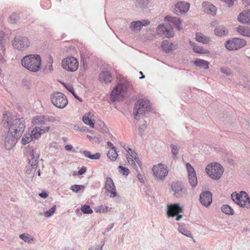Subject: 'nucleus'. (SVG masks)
Wrapping results in <instances>:
<instances>
[{
	"instance_id": "nucleus-1",
	"label": "nucleus",
	"mask_w": 250,
	"mask_h": 250,
	"mask_svg": "<svg viewBox=\"0 0 250 250\" xmlns=\"http://www.w3.org/2000/svg\"><path fill=\"white\" fill-rule=\"evenodd\" d=\"M15 116L9 111L3 115L2 122L3 126L8 130L5 139L4 147L7 150L11 149L15 145L16 119Z\"/></svg>"
},
{
	"instance_id": "nucleus-2",
	"label": "nucleus",
	"mask_w": 250,
	"mask_h": 250,
	"mask_svg": "<svg viewBox=\"0 0 250 250\" xmlns=\"http://www.w3.org/2000/svg\"><path fill=\"white\" fill-rule=\"evenodd\" d=\"M21 62L23 66L32 72H37L41 68V58L38 55L26 56Z\"/></svg>"
},
{
	"instance_id": "nucleus-3",
	"label": "nucleus",
	"mask_w": 250,
	"mask_h": 250,
	"mask_svg": "<svg viewBox=\"0 0 250 250\" xmlns=\"http://www.w3.org/2000/svg\"><path fill=\"white\" fill-rule=\"evenodd\" d=\"M208 175L212 179L218 180L222 175L224 168L218 163H213L208 165L206 168Z\"/></svg>"
},
{
	"instance_id": "nucleus-4",
	"label": "nucleus",
	"mask_w": 250,
	"mask_h": 250,
	"mask_svg": "<svg viewBox=\"0 0 250 250\" xmlns=\"http://www.w3.org/2000/svg\"><path fill=\"white\" fill-rule=\"evenodd\" d=\"M231 196L232 199L240 207L250 208V199L246 192L241 191L239 194L232 193Z\"/></svg>"
},
{
	"instance_id": "nucleus-5",
	"label": "nucleus",
	"mask_w": 250,
	"mask_h": 250,
	"mask_svg": "<svg viewBox=\"0 0 250 250\" xmlns=\"http://www.w3.org/2000/svg\"><path fill=\"white\" fill-rule=\"evenodd\" d=\"M150 109V102L148 100L141 99L135 104L134 109L135 118L139 115H143Z\"/></svg>"
},
{
	"instance_id": "nucleus-6",
	"label": "nucleus",
	"mask_w": 250,
	"mask_h": 250,
	"mask_svg": "<svg viewBox=\"0 0 250 250\" xmlns=\"http://www.w3.org/2000/svg\"><path fill=\"white\" fill-rule=\"evenodd\" d=\"M152 170L155 178L159 181H164L168 172L167 167L161 163L154 166Z\"/></svg>"
},
{
	"instance_id": "nucleus-7",
	"label": "nucleus",
	"mask_w": 250,
	"mask_h": 250,
	"mask_svg": "<svg viewBox=\"0 0 250 250\" xmlns=\"http://www.w3.org/2000/svg\"><path fill=\"white\" fill-rule=\"evenodd\" d=\"M126 92V86L124 84H118L113 89L110 95L111 100L113 102L120 101L123 99Z\"/></svg>"
},
{
	"instance_id": "nucleus-8",
	"label": "nucleus",
	"mask_w": 250,
	"mask_h": 250,
	"mask_svg": "<svg viewBox=\"0 0 250 250\" xmlns=\"http://www.w3.org/2000/svg\"><path fill=\"white\" fill-rule=\"evenodd\" d=\"M51 102L54 106L59 108H63L68 104L66 97L61 92L53 94L51 96Z\"/></svg>"
},
{
	"instance_id": "nucleus-9",
	"label": "nucleus",
	"mask_w": 250,
	"mask_h": 250,
	"mask_svg": "<svg viewBox=\"0 0 250 250\" xmlns=\"http://www.w3.org/2000/svg\"><path fill=\"white\" fill-rule=\"evenodd\" d=\"M247 44L245 40L234 38L229 40L225 43L226 48L229 50H236L244 47Z\"/></svg>"
},
{
	"instance_id": "nucleus-10",
	"label": "nucleus",
	"mask_w": 250,
	"mask_h": 250,
	"mask_svg": "<svg viewBox=\"0 0 250 250\" xmlns=\"http://www.w3.org/2000/svg\"><path fill=\"white\" fill-rule=\"evenodd\" d=\"M62 65L64 69L69 71L74 72L78 69L79 62L76 58L73 57H69L62 60Z\"/></svg>"
},
{
	"instance_id": "nucleus-11",
	"label": "nucleus",
	"mask_w": 250,
	"mask_h": 250,
	"mask_svg": "<svg viewBox=\"0 0 250 250\" xmlns=\"http://www.w3.org/2000/svg\"><path fill=\"white\" fill-rule=\"evenodd\" d=\"M183 208L178 204L167 205V213L168 217L176 216V220L179 221L182 218V215L179 213L182 212Z\"/></svg>"
},
{
	"instance_id": "nucleus-12",
	"label": "nucleus",
	"mask_w": 250,
	"mask_h": 250,
	"mask_svg": "<svg viewBox=\"0 0 250 250\" xmlns=\"http://www.w3.org/2000/svg\"><path fill=\"white\" fill-rule=\"evenodd\" d=\"M157 33L159 35L167 38H170L173 36V28L169 24L159 25L157 29Z\"/></svg>"
},
{
	"instance_id": "nucleus-13",
	"label": "nucleus",
	"mask_w": 250,
	"mask_h": 250,
	"mask_svg": "<svg viewBox=\"0 0 250 250\" xmlns=\"http://www.w3.org/2000/svg\"><path fill=\"white\" fill-rule=\"evenodd\" d=\"M104 188L107 192L109 194L111 198L117 196V191L114 183L111 177H108L106 178L104 184Z\"/></svg>"
},
{
	"instance_id": "nucleus-14",
	"label": "nucleus",
	"mask_w": 250,
	"mask_h": 250,
	"mask_svg": "<svg viewBox=\"0 0 250 250\" xmlns=\"http://www.w3.org/2000/svg\"><path fill=\"white\" fill-rule=\"evenodd\" d=\"M186 166L188 172L189 183L192 188H194L197 185V178L195 170L189 163H187Z\"/></svg>"
},
{
	"instance_id": "nucleus-15",
	"label": "nucleus",
	"mask_w": 250,
	"mask_h": 250,
	"mask_svg": "<svg viewBox=\"0 0 250 250\" xmlns=\"http://www.w3.org/2000/svg\"><path fill=\"white\" fill-rule=\"evenodd\" d=\"M50 129V127L49 126H46L42 127L35 126L31 131L30 134L33 140H36L40 138L42 134L48 132Z\"/></svg>"
},
{
	"instance_id": "nucleus-16",
	"label": "nucleus",
	"mask_w": 250,
	"mask_h": 250,
	"mask_svg": "<svg viewBox=\"0 0 250 250\" xmlns=\"http://www.w3.org/2000/svg\"><path fill=\"white\" fill-rule=\"evenodd\" d=\"M190 5L188 2H177L174 9V12L177 15H180L187 12L189 8Z\"/></svg>"
},
{
	"instance_id": "nucleus-17",
	"label": "nucleus",
	"mask_w": 250,
	"mask_h": 250,
	"mask_svg": "<svg viewBox=\"0 0 250 250\" xmlns=\"http://www.w3.org/2000/svg\"><path fill=\"white\" fill-rule=\"evenodd\" d=\"M200 200L201 204L204 206L207 207L212 202V194L209 191L203 192L200 194Z\"/></svg>"
},
{
	"instance_id": "nucleus-18",
	"label": "nucleus",
	"mask_w": 250,
	"mask_h": 250,
	"mask_svg": "<svg viewBox=\"0 0 250 250\" xmlns=\"http://www.w3.org/2000/svg\"><path fill=\"white\" fill-rule=\"evenodd\" d=\"M94 114L91 112L87 113L83 117V121L84 123L89 125L91 128L94 127Z\"/></svg>"
},
{
	"instance_id": "nucleus-19",
	"label": "nucleus",
	"mask_w": 250,
	"mask_h": 250,
	"mask_svg": "<svg viewBox=\"0 0 250 250\" xmlns=\"http://www.w3.org/2000/svg\"><path fill=\"white\" fill-rule=\"evenodd\" d=\"M237 20L241 23L250 25V10L241 12L237 17Z\"/></svg>"
},
{
	"instance_id": "nucleus-20",
	"label": "nucleus",
	"mask_w": 250,
	"mask_h": 250,
	"mask_svg": "<svg viewBox=\"0 0 250 250\" xmlns=\"http://www.w3.org/2000/svg\"><path fill=\"white\" fill-rule=\"evenodd\" d=\"M202 7L204 11L205 12L212 15H216L217 8L212 4L208 2H204L202 3Z\"/></svg>"
},
{
	"instance_id": "nucleus-21",
	"label": "nucleus",
	"mask_w": 250,
	"mask_h": 250,
	"mask_svg": "<svg viewBox=\"0 0 250 250\" xmlns=\"http://www.w3.org/2000/svg\"><path fill=\"white\" fill-rule=\"evenodd\" d=\"M149 21L148 20H143L142 21H133L131 23V28L136 30H140L143 26H146L149 24Z\"/></svg>"
},
{
	"instance_id": "nucleus-22",
	"label": "nucleus",
	"mask_w": 250,
	"mask_h": 250,
	"mask_svg": "<svg viewBox=\"0 0 250 250\" xmlns=\"http://www.w3.org/2000/svg\"><path fill=\"white\" fill-rule=\"evenodd\" d=\"M236 31L243 36L250 37V27L249 26L239 25L236 28Z\"/></svg>"
},
{
	"instance_id": "nucleus-23",
	"label": "nucleus",
	"mask_w": 250,
	"mask_h": 250,
	"mask_svg": "<svg viewBox=\"0 0 250 250\" xmlns=\"http://www.w3.org/2000/svg\"><path fill=\"white\" fill-rule=\"evenodd\" d=\"M99 80L105 83H109L112 81V76L109 71H103L99 75Z\"/></svg>"
},
{
	"instance_id": "nucleus-24",
	"label": "nucleus",
	"mask_w": 250,
	"mask_h": 250,
	"mask_svg": "<svg viewBox=\"0 0 250 250\" xmlns=\"http://www.w3.org/2000/svg\"><path fill=\"white\" fill-rule=\"evenodd\" d=\"M45 115H37L33 118L31 122L34 125H41L45 124Z\"/></svg>"
},
{
	"instance_id": "nucleus-25",
	"label": "nucleus",
	"mask_w": 250,
	"mask_h": 250,
	"mask_svg": "<svg viewBox=\"0 0 250 250\" xmlns=\"http://www.w3.org/2000/svg\"><path fill=\"white\" fill-rule=\"evenodd\" d=\"M228 29L223 25H218L214 29V34L216 36L221 37L227 35Z\"/></svg>"
},
{
	"instance_id": "nucleus-26",
	"label": "nucleus",
	"mask_w": 250,
	"mask_h": 250,
	"mask_svg": "<svg viewBox=\"0 0 250 250\" xmlns=\"http://www.w3.org/2000/svg\"><path fill=\"white\" fill-rule=\"evenodd\" d=\"M165 20L172 23L173 25L175 26L176 28L178 30H180L181 29L180 26V24H181V21H180L179 18L177 17L167 16L165 17Z\"/></svg>"
},
{
	"instance_id": "nucleus-27",
	"label": "nucleus",
	"mask_w": 250,
	"mask_h": 250,
	"mask_svg": "<svg viewBox=\"0 0 250 250\" xmlns=\"http://www.w3.org/2000/svg\"><path fill=\"white\" fill-rule=\"evenodd\" d=\"M28 159L31 166L33 167H37L38 157L36 158L35 157V151L34 149L30 151Z\"/></svg>"
},
{
	"instance_id": "nucleus-28",
	"label": "nucleus",
	"mask_w": 250,
	"mask_h": 250,
	"mask_svg": "<svg viewBox=\"0 0 250 250\" xmlns=\"http://www.w3.org/2000/svg\"><path fill=\"white\" fill-rule=\"evenodd\" d=\"M4 32L0 30V62H3V56L1 52L4 50L3 44L4 43Z\"/></svg>"
},
{
	"instance_id": "nucleus-29",
	"label": "nucleus",
	"mask_w": 250,
	"mask_h": 250,
	"mask_svg": "<svg viewBox=\"0 0 250 250\" xmlns=\"http://www.w3.org/2000/svg\"><path fill=\"white\" fill-rule=\"evenodd\" d=\"M196 41L202 42L204 44H208L210 41L209 38L207 37L201 33L196 34Z\"/></svg>"
},
{
	"instance_id": "nucleus-30",
	"label": "nucleus",
	"mask_w": 250,
	"mask_h": 250,
	"mask_svg": "<svg viewBox=\"0 0 250 250\" xmlns=\"http://www.w3.org/2000/svg\"><path fill=\"white\" fill-rule=\"evenodd\" d=\"M161 46L163 50L166 52H169L174 48V44L167 41L162 42Z\"/></svg>"
},
{
	"instance_id": "nucleus-31",
	"label": "nucleus",
	"mask_w": 250,
	"mask_h": 250,
	"mask_svg": "<svg viewBox=\"0 0 250 250\" xmlns=\"http://www.w3.org/2000/svg\"><path fill=\"white\" fill-rule=\"evenodd\" d=\"M194 63L195 65L201 68H203L205 69L208 68L209 63L204 60L197 59L196 60Z\"/></svg>"
},
{
	"instance_id": "nucleus-32",
	"label": "nucleus",
	"mask_w": 250,
	"mask_h": 250,
	"mask_svg": "<svg viewBox=\"0 0 250 250\" xmlns=\"http://www.w3.org/2000/svg\"><path fill=\"white\" fill-rule=\"evenodd\" d=\"M19 128V130L17 129V133L21 134L24 130L25 128V121L23 118H20L17 121V126Z\"/></svg>"
},
{
	"instance_id": "nucleus-33",
	"label": "nucleus",
	"mask_w": 250,
	"mask_h": 250,
	"mask_svg": "<svg viewBox=\"0 0 250 250\" xmlns=\"http://www.w3.org/2000/svg\"><path fill=\"white\" fill-rule=\"evenodd\" d=\"M111 208H109L106 205H102L94 208V210L97 213H105L110 211Z\"/></svg>"
},
{
	"instance_id": "nucleus-34",
	"label": "nucleus",
	"mask_w": 250,
	"mask_h": 250,
	"mask_svg": "<svg viewBox=\"0 0 250 250\" xmlns=\"http://www.w3.org/2000/svg\"><path fill=\"white\" fill-rule=\"evenodd\" d=\"M83 154L86 157L92 160L98 159L101 157V154L100 153L97 152L94 154H91L90 152L88 150H84L83 152Z\"/></svg>"
},
{
	"instance_id": "nucleus-35",
	"label": "nucleus",
	"mask_w": 250,
	"mask_h": 250,
	"mask_svg": "<svg viewBox=\"0 0 250 250\" xmlns=\"http://www.w3.org/2000/svg\"><path fill=\"white\" fill-rule=\"evenodd\" d=\"M118 155V154L115 147H112V148L108 151L107 153V156L112 161L115 160L117 158Z\"/></svg>"
},
{
	"instance_id": "nucleus-36",
	"label": "nucleus",
	"mask_w": 250,
	"mask_h": 250,
	"mask_svg": "<svg viewBox=\"0 0 250 250\" xmlns=\"http://www.w3.org/2000/svg\"><path fill=\"white\" fill-rule=\"evenodd\" d=\"M28 40L26 38H23L21 40L19 41L18 42H17V45H18V48L19 49H22L28 46Z\"/></svg>"
},
{
	"instance_id": "nucleus-37",
	"label": "nucleus",
	"mask_w": 250,
	"mask_h": 250,
	"mask_svg": "<svg viewBox=\"0 0 250 250\" xmlns=\"http://www.w3.org/2000/svg\"><path fill=\"white\" fill-rule=\"evenodd\" d=\"M193 51L199 54H209V51L206 49H204L203 47L198 46V45H194L193 46Z\"/></svg>"
},
{
	"instance_id": "nucleus-38",
	"label": "nucleus",
	"mask_w": 250,
	"mask_h": 250,
	"mask_svg": "<svg viewBox=\"0 0 250 250\" xmlns=\"http://www.w3.org/2000/svg\"><path fill=\"white\" fill-rule=\"evenodd\" d=\"M221 210L224 213L228 215H233L234 214L233 209L229 206L224 205L221 207Z\"/></svg>"
},
{
	"instance_id": "nucleus-39",
	"label": "nucleus",
	"mask_w": 250,
	"mask_h": 250,
	"mask_svg": "<svg viewBox=\"0 0 250 250\" xmlns=\"http://www.w3.org/2000/svg\"><path fill=\"white\" fill-rule=\"evenodd\" d=\"M33 140L30 134L26 133L21 139V143L23 145H26Z\"/></svg>"
},
{
	"instance_id": "nucleus-40",
	"label": "nucleus",
	"mask_w": 250,
	"mask_h": 250,
	"mask_svg": "<svg viewBox=\"0 0 250 250\" xmlns=\"http://www.w3.org/2000/svg\"><path fill=\"white\" fill-rule=\"evenodd\" d=\"M19 237L21 239L24 240V242L28 243H30L31 241H33V237H32L28 233H23L22 234L20 235Z\"/></svg>"
},
{
	"instance_id": "nucleus-41",
	"label": "nucleus",
	"mask_w": 250,
	"mask_h": 250,
	"mask_svg": "<svg viewBox=\"0 0 250 250\" xmlns=\"http://www.w3.org/2000/svg\"><path fill=\"white\" fill-rule=\"evenodd\" d=\"M84 188L85 187L83 185H72L70 188L73 191L78 192L79 191H83Z\"/></svg>"
},
{
	"instance_id": "nucleus-42",
	"label": "nucleus",
	"mask_w": 250,
	"mask_h": 250,
	"mask_svg": "<svg viewBox=\"0 0 250 250\" xmlns=\"http://www.w3.org/2000/svg\"><path fill=\"white\" fill-rule=\"evenodd\" d=\"M81 210L84 214H91L93 212V210L90 206L86 205L82 206Z\"/></svg>"
},
{
	"instance_id": "nucleus-43",
	"label": "nucleus",
	"mask_w": 250,
	"mask_h": 250,
	"mask_svg": "<svg viewBox=\"0 0 250 250\" xmlns=\"http://www.w3.org/2000/svg\"><path fill=\"white\" fill-rule=\"evenodd\" d=\"M172 189L173 191L176 193H178L180 191H181L182 189L181 186L179 183H174L172 185Z\"/></svg>"
},
{
	"instance_id": "nucleus-44",
	"label": "nucleus",
	"mask_w": 250,
	"mask_h": 250,
	"mask_svg": "<svg viewBox=\"0 0 250 250\" xmlns=\"http://www.w3.org/2000/svg\"><path fill=\"white\" fill-rule=\"evenodd\" d=\"M178 230L179 232L183 234V235L189 237H191V233L183 227L180 226L178 228Z\"/></svg>"
},
{
	"instance_id": "nucleus-45",
	"label": "nucleus",
	"mask_w": 250,
	"mask_h": 250,
	"mask_svg": "<svg viewBox=\"0 0 250 250\" xmlns=\"http://www.w3.org/2000/svg\"><path fill=\"white\" fill-rule=\"evenodd\" d=\"M125 149L127 151L128 154L134 160L137 158V154L133 149L128 147H125Z\"/></svg>"
},
{
	"instance_id": "nucleus-46",
	"label": "nucleus",
	"mask_w": 250,
	"mask_h": 250,
	"mask_svg": "<svg viewBox=\"0 0 250 250\" xmlns=\"http://www.w3.org/2000/svg\"><path fill=\"white\" fill-rule=\"evenodd\" d=\"M56 206H53L49 210L44 212V215L46 217L51 216L56 210Z\"/></svg>"
},
{
	"instance_id": "nucleus-47",
	"label": "nucleus",
	"mask_w": 250,
	"mask_h": 250,
	"mask_svg": "<svg viewBox=\"0 0 250 250\" xmlns=\"http://www.w3.org/2000/svg\"><path fill=\"white\" fill-rule=\"evenodd\" d=\"M119 168L121 169L120 172L122 174L127 175L129 174V170L128 168L123 166H119Z\"/></svg>"
},
{
	"instance_id": "nucleus-48",
	"label": "nucleus",
	"mask_w": 250,
	"mask_h": 250,
	"mask_svg": "<svg viewBox=\"0 0 250 250\" xmlns=\"http://www.w3.org/2000/svg\"><path fill=\"white\" fill-rule=\"evenodd\" d=\"M171 152L174 157H176L178 153L179 149L178 147L174 145H171Z\"/></svg>"
},
{
	"instance_id": "nucleus-49",
	"label": "nucleus",
	"mask_w": 250,
	"mask_h": 250,
	"mask_svg": "<svg viewBox=\"0 0 250 250\" xmlns=\"http://www.w3.org/2000/svg\"><path fill=\"white\" fill-rule=\"evenodd\" d=\"M46 116V123L47 122H55L56 121H59L60 120L59 119H56L55 118L53 117V116H48V115H45Z\"/></svg>"
},
{
	"instance_id": "nucleus-50",
	"label": "nucleus",
	"mask_w": 250,
	"mask_h": 250,
	"mask_svg": "<svg viewBox=\"0 0 250 250\" xmlns=\"http://www.w3.org/2000/svg\"><path fill=\"white\" fill-rule=\"evenodd\" d=\"M9 22L12 23L16 22V15L15 14H12L9 19Z\"/></svg>"
},
{
	"instance_id": "nucleus-51",
	"label": "nucleus",
	"mask_w": 250,
	"mask_h": 250,
	"mask_svg": "<svg viewBox=\"0 0 250 250\" xmlns=\"http://www.w3.org/2000/svg\"><path fill=\"white\" fill-rule=\"evenodd\" d=\"M127 160L128 163L130 165L132 166L133 167L136 166L135 161L132 158L127 157Z\"/></svg>"
},
{
	"instance_id": "nucleus-52",
	"label": "nucleus",
	"mask_w": 250,
	"mask_h": 250,
	"mask_svg": "<svg viewBox=\"0 0 250 250\" xmlns=\"http://www.w3.org/2000/svg\"><path fill=\"white\" fill-rule=\"evenodd\" d=\"M65 86L69 92H70L71 93H72L73 95H74V89L72 86L67 85H65Z\"/></svg>"
},
{
	"instance_id": "nucleus-53",
	"label": "nucleus",
	"mask_w": 250,
	"mask_h": 250,
	"mask_svg": "<svg viewBox=\"0 0 250 250\" xmlns=\"http://www.w3.org/2000/svg\"><path fill=\"white\" fill-rule=\"evenodd\" d=\"M86 167H83L78 171V174L82 175V174H84L86 172Z\"/></svg>"
},
{
	"instance_id": "nucleus-54",
	"label": "nucleus",
	"mask_w": 250,
	"mask_h": 250,
	"mask_svg": "<svg viewBox=\"0 0 250 250\" xmlns=\"http://www.w3.org/2000/svg\"><path fill=\"white\" fill-rule=\"evenodd\" d=\"M39 195L41 197L43 198H45L48 196L47 193L45 191L42 192V193H40Z\"/></svg>"
},
{
	"instance_id": "nucleus-55",
	"label": "nucleus",
	"mask_w": 250,
	"mask_h": 250,
	"mask_svg": "<svg viewBox=\"0 0 250 250\" xmlns=\"http://www.w3.org/2000/svg\"><path fill=\"white\" fill-rule=\"evenodd\" d=\"M65 149L67 151H70L72 150L73 146L70 145H68L65 146Z\"/></svg>"
},
{
	"instance_id": "nucleus-56",
	"label": "nucleus",
	"mask_w": 250,
	"mask_h": 250,
	"mask_svg": "<svg viewBox=\"0 0 250 250\" xmlns=\"http://www.w3.org/2000/svg\"><path fill=\"white\" fill-rule=\"evenodd\" d=\"M99 124L103 128L104 130H105V129L104 128V127L106 128L105 125L104 123V122H102L101 121H100L99 123Z\"/></svg>"
},
{
	"instance_id": "nucleus-57",
	"label": "nucleus",
	"mask_w": 250,
	"mask_h": 250,
	"mask_svg": "<svg viewBox=\"0 0 250 250\" xmlns=\"http://www.w3.org/2000/svg\"><path fill=\"white\" fill-rule=\"evenodd\" d=\"M43 3H46L48 5V6L49 7L50 5V1L49 0H43L42 2V4L43 6V7L44 8V6L43 5Z\"/></svg>"
},
{
	"instance_id": "nucleus-58",
	"label": "nucleus",
	"mask_w": 250,
	"mask_h": 250,
	"mask_svg": "<svg viewBox=\"0 0 250 250\" xmlns=\"http://www.w3.org/2000/svg\"><path fill=\"white\" fill-rule=\"evenodd\" d=\"M244 4L247 6L250 4V0H242Z\"/></svg>"
},
{
	"instance_id": "nucleus-59",
	"label": "nucleus",
	"mask_w": 250,
	"mask_h": 250,
	"mask_svg": "<svg viewBox=\"0 0 250 250\" xmlns=\"http://www.w3.org/2000/svg\"><path fill=\"white\" fill-rule=\"evenodd\" d=\"M135 161L137 162V163L138 164V165L141 167V165H142V163L139 160V158L137 157L136 159H135Z\"/></svg>"
},
{
	"instance_id": "nucleus-60",
	"label": "nucleus",
	"mask_w": 250,
	"mask_h": 250,
	"mask_svg": "<svg viewBox=\"0 0 250 250\" xmlns=\"http://www.w3.org/2000/svg\"><path fill=\"white\" fill-rule=\"evenodd\" d=\"M102 247L98 246L97 248H95L94 249L93 248H91L89 249V250H102Z\"/></svg>"
},
{
	"instance_id": "nucleus-61",
	"label": "nucleus",
	"mask_w": 250,
	"mask_h": 250,
	"mask_svg": "<svg viewBox=\"0 0 250 250\" xmlns=\"http://www.w3.org/2000/svg\"><path fill=\"white\" fill-rule=\"evenodd\" d=\"M139 2H142L143 4L147 3V0H136Z\"/></svg>"
},
{
	"instance_id": "nucleus-62",
	"label": "nucleus",
	"mask_w": 250,
	"mask_h": 250,
	"mask_svg": "<svg viewBox=\"0 0 250 250\" xmlns=\"http://www.w3.org/2000/svg\"><path fill=\"white\" fill-rule=\"evenodd\" d=\"M107 145H108L109 146L111 147V148H112V147H114V146H113V144H112V143H111V142H107Z\"/></svg>"
},
{
	"instance_id": "nucleus-63",
	"label": "nucleus",
	"mask_w": 250,
	"mask_h": 250,
	"mask_svg": "<svg viewBox=\"0 0 250 250\" xmlns=\"http://www.w3.org/2000/svg\"><path fill=\"white\" fill-rule=\"evenodd\" d=\"M73 95L74 96V97H75L76 99H79V98H78V97L76 95H75V93H74V95Z\"/></svg>"
},
{
	"instance_id": "nucleus-64",
	"label": "nucleus",
	"mask_w": 250,
	"mask_h": 250,
	"mask_svg": "<svg viewBox=\"0 0 250 250\" xmlns=\"http://www.w3.org/2000/svg\"><path fill=\"white\" fill-rule=\"evenodd\" d=\"M64 250H74L70 249V248H67V249H65Z\"/></svg>"
}]
</instances>
